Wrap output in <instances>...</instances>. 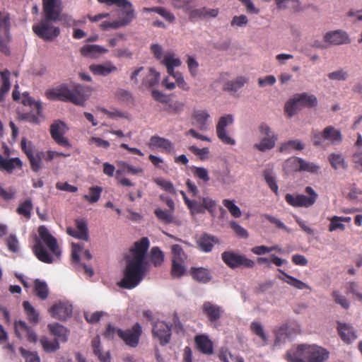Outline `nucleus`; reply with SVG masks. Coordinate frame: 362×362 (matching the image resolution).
Returning <instances> with one entry per match:
<instances>
[{
    "label": "nucleus",
    "instance_id": "32",
    "mask_svg": "<svg viewBox=\"0 0 362 362\" xmlns=\"http://www.w3.org/2000/svg\"><path fill=\"white\" fill-rule=\"evenodd\" d=\"M209 117L210 115L206 110H194L192 114V118L195 120V124L202 131L207 129V120Z\"/></svg>",
    "mask_w": 362,
    "mask_h": 362
},
{
    "label": "nucleus",
    "instance_id": "60",
    "mask_svg": "<svg viewBox=\"0 0 362 362\" xmlns=\"http://www.w3.org/2000/svg\"><path fill=\"white\" fill-rule=\"evenodd\" d=\"M340 216H334L332 217L330 220V224L329 226V231L333 232L337 230H344L345 229V226L341 223Z\"/></svg>",
    "mask_w": 362,
    "mask_h": 362
},
{
    "label": "nucleus",
    "instance_id": "43",
    "mask_svg": "<svg viewBox=\"0 0 362 362\" xmlns=\"http://www.w3.org/2000/svg\"><path fill=\"white\" fill-rule=\"evenodd\" d=\"M277 140L276 135H272V136H265L263 138L259 144H256L255 147L260 151H266L272 149L275 146Z\"/></svg>",
    "mask_w": 362,
    "mask_h": 362
},
{
    "label": "nucleus",
    "instance_id": "45",
    "mask_svg": "<svg viewBox=\"0 0 362 362\" xmlns=\"http://www.w3.org/2000/svg\"><path fill=\"white\" fill-rule=\"evenodd\" d=\"M43 350L47 353L55 352L60 348L59 343L57 340L50 341L47 337H42L40 340Z\"/></svg>",
    "mask_w": 362,
    "mask_h": 362
},
{
    "label": "nucleus",
    "instance_id": "58",
    "mask_svg": "<svg viewBox=\"0 0 362 362\" xmlns=\"http://www.w3.org/2000/svg\"><path fill=\"white\" fill-rule=\"evenodd\" d=\"M298 170L310 173H317L319 166L311 162H306L305 160H298Z\"/></svg>",
    "mask_w": 362,
    "mask_h": 362
},
{
    "label": "nucleus",
    "instance_id": "48",
    "mask_svg": "<svg viewBox=\"0 0 362 362\" xmlns=\"http://www.w3.org/2000/svg\"><path fill=\"white\" fill-rule=\"evenodd\" d=\"M103 192V188L99 186H93L89 188V194H85L83 199L88 201L90 204L97 202Z\"/></svg>",
    "mask_w": 362,
    "mask_h": 362
},
{
    "label": "nucleus",
    "instance_id": "46",
    "mask_svg": "<svg viewBox=\"0 0 362 362\" xmlns=\"http://www.w3.org/2000/svg\"><path fill=\"white\" fill-rule=\"evenodd\" d=\"M168 105L165 108V110L170 114L179 115L183 112L185 104L178 100L170 101L168 100V103H166Z\"/></svg>",
    "mask_w": 362,
    "mask_h": 362
},
{
    "label": "nucleus",
    "instance_id": "39",
    "mask_svg": "<svg viewBox=\"0 0 362 362\" xmlns=\"http://www.w3.org/2000/svg\"><path fill=\"white\" fill-rule=\"evenodd\" d=\"M143 11L146 13H156L169 23H173L175 20V15L164 7L156 6L152 8H144Z\"/></svg>",
    "mask_w": 362,
    "mask_h": 362
},
{
    "label": "nucleus",
    "instance_id": "44",
    "mask_svg": "<svg viewBox=\"0 0 362 362\" xmlns=\"http://www.w3.org/2000/svg\"><path fill=\"white\" fill-rule=\"evenodd\" d=\"M160 79V74L153 68L149 69L148 74L143 80V85L146 87H152L157 84Z\"/></svg>",
    "mask_w": 362,
    "mask_h": 362
},
{
    "label": "nucleus",
    "instance_id": "20",
    "mask_svg": "<svg viewBox=\"0 0 362 362\" xmlns=\"http://www.w3.org/2000/svg\"><path fill=\"white\" fill-rule=\"evenodd\" d=\"M198 248L204 252H210L216 244H219L217 237L208 233L202 234L197 240Z\"/></svg>",
    "mask_w": 362,
    "mask_h": 362
},
{
    "label": "nucleus",
    "instance_id": "33",
    "mask_svg": "<svg viewBox=\"0 0 362 362\" xmlns=\"http://www.w3.org/2000/svg\"><path fill=\"white\" fill-rule=\"evenodd\" d=\"M195 343L198 349L206 354H211L213 352L211 341L207 336L198 335L195 337Z\"/></svg>",
    "mask_w": 362,
    "mask_h": 362
},
{
    "label": "nucleus",
    "instance_id": "8",
    "mask_svg": "<svg viewBox=\"0 0 362 362\" xmlns=\"http://www.w3.org/2000/svg\"><path fill=\"white\" fill-rule=\"evenodd\" d=\"M305 192L308 196L304 194H297L294 196L291 194H286L285 200L290 206L293 207H310L316 202L318 194L313 187L310 186L305 187Z\"/></svg>",
    "mask_w": 362,
    "mask_h": 362
},
{
    "label": "nucleus",
    "instance_id": "10",
    "mask_svg": "<svg viewBox=\"0 0 362 362\" xmlns=\"http://www.w3.org/2000/svg\"><path fill=\"white\" fill-rule=\"evenodd\" d=\"M100 4H105L107 6L115 5L121 8L119 19L122 25H127L132 23L135 18V11L132 4L128 0H97Z\"/></svg>",
    "mask_w": 362,
    "mask_h": 362
},
{
    "label": "nucleus",
    "instance_id": "24",
    "mask_svg": "<svg viewBox=\"0 0 362 362\" xmlns=\"http://www.w3.org/2000/svg\"><path fill=\"white\" fill-rule=\"evenodd\" d=\"M189 274L192 279L202 284H207L211 280V274L210 271L204 267H191Z\"/></svg>",
    "mask_w": 362,
    "mask_h": 362
},
{
    "label": "nucleus",
    "instance_id": "2",
    "mask_svg": "<svg viewBox=\"0 0 362 362\" xmlns=\"http://www.w3.org/2000/svg\"><path fill=\"white\" fill-rule=\"evenodd\" d=\"M91 89L78 83H73L70 87L66 84L46 91V96L49 100H59L64 102H70L75 105H83L90 95Z\"/></svg>",
    "mask_w": 362,
    "mask_h": 362
},
{
    "label": "nucleus",
    "instance_id": "3",
    "mask_svg": "<svg viewBox=\"0 0 362 362\" xmlns=\"http://www.w3.org/2000/svg\"><path fill=\"white\" fill-rule=\"evenodd\" d=\"M329 358V352L317 346L300 344L288 350L286 358L289 362H324Z\"/></svg>",
    "mask_w": 362,
    "mask_h": 362
},
{
    "label": "nucleus",
    "instance_id": "41",
    "mask_svg": "<svg viewBox=\"0 0 362 362\" xmlns=\"http://www.w3.org/2000/svg\"><path fill=\"white\" fill-rule=\"evenodd\" d=\"M93 354L98 358L101 362L110 361V356L108 353L103 354L100 349V339L98 335L95 336L91 341Z\"/></svg>",
    "mask_w": 362,
    "mask_h": 362
},
{
    "label": "nucleus",
    "instance_id": "25",
    "mask_svg": "<svg viewBox=\"0 0 362 362\" xmlns=\"http://www.w3.org/2000/svg\"><path fill=\"white\" fill-rule=\"evenodd\" d=\"M154 214L158 221L163 224L169 225L173 223L177 226L180 225V221L174 216L172 211L157 208L154 210Z\"/></svg>",
    "mask_w": 362,
    "mask_h": 362
},
{
    "label": "nucleus",
    "instance_id": "15",
    "mask_svg": "<svg viewBox=\"0 0 362 362\" xmlns=\"http://www.w3.org/2000/svg\"><path fill=\"white\" fill-rule=\"evenodd\" d=\"M67 130L66 125L62 121H56L50 126V134L52 139L62 146H69L68 139L64 136Z\"/></svg>",
    "mask_w": 362,
    "mask_h": 362
},
{
    "label": "nucleus",
    "instance_id": "11",
    "mask_svg": "<svg viewBox=\"0 0 362 362\" xmlns=\"http://www.w3.org/2000/svg\"><path fill=\"white\" fill-rule=\"evenodd\" d=\"M142 332L141 325L136 322L129 329H119V337L127 346L136 348L139 345Z\"/></svg>",
    "mask_w": 362,
    "mask_h": 362
},
{
    "label": "nucleus",
    "instance_id": "52",
    "mask_svg": "<svg viewBox=\"0 0 362 362\" xmlns=\"http://www.w3.org/2000/svg\"><path fill=\"white\" fill-rule=\"evenodd\" d=\"M222 203L234 218H240L241 216V211L240 208L235 204L234 200L225 199L223 200Z\"/></svg>",
    "mask_w": 362,
    "mask_h": 362
},
{
    "label": "nucleus",
    "instance_id": "63",
    "mask_svg": "<svg viewBox=\"0 0 362 362\" xmlns=\"http://www.w3.org/2000/svg\"><path fill=\"white\" fill-rule=\"evenodd\" d=\"M172 260H184L185 252L182 247L180 245H173L171 247Z\"/></svg>",
    "mask_w": 362,
    "mask_h": 362
},
{
    "label": "nucleus",
    "instance_id": "50",
    "mask_svg": "<svg viewBox=\"0 0 362 362\" xmlns=\"http://www.w3.org/2000/svg\"><path fill=\"white\" fill-rule=\"evenodd\" d=\"M23 306L28 320L32 323L36 324L39 320V315L33 305L28 301H24Z\"/></svg>",
    "mask_w": 362,
    "mask_h": 362
},
{
    "label": "nucleus",
    "instance_id": "6",
    "mask_svg": "<svg viewBox=\"0 0 362 362\" xmlns=\"http://www.w3.org/2000/svg\"><path fill=\"white\" fill-rule=\"evenodd\" d=\"M311 141L315 146L338 145L342 141V135L339 129L332 126H327L322 132L313 131Z\"/></svg>",
    "mask_w": 362,
    "mask_h": 362
},
{
    "label": "nucleus",
    "instance_id": "40",
    "mask_svg": "<svg viewBox=\"0 0 362 362\" xmlns=\"http://www.w3.org/2000/svg\"><path fill=\"white\" fill-rule=\"evenodd\" d=\"M34 293L40 300H46L49 294L47 284L38 279H35L34 281Z\"/></svg>",
    "mask_w": 362,
    "mask_h": 362
},
{
    "label": "nucleus",
    "instance_id": "64",
    "mask_svg": "<svg viewBox=\"0 0 362 362\" xmlns=\"http://www.w3.org/2000/svg\"><path fill=\"white\" fill-rule=\"evenodd\" d=\"M30 327H29L26 322L22 320L16 321L15 322V332L18 337L21 338L23 334H25Z\"/></svg>",
    "mask_w": 362,
    "mask_h": 362
},
{
    "label": "nucleus",
    "instance_id": "22",
    "mask_svg": "<svg viewBox=\"0 0 362 362\" xmlns=\"http://www.w3.org/2000/svg\"><path fill=\"white\" fill-rule=\"evenodd\" d=\"M150 146L153 148H160L162 152L167 154H170L174 152L173 144L170 140L159 136H151Z\"/></svg>",
    "mask_w": 362,
    "mask_h": 362
},
{
    "label": "nucleus",
    "instance_id": "27",
    "mask_svg": "<svg viewBox=\"0 0 362 362\" xmlns=\"http://www.w3.org/2000/svg\"><path fill=\"white\" fill-rule=\"evenodd\" d=\"M90 71L98 76H107L117 70V68L110 61L100 64H91L89 66Z\"/></svg>",
    "mask_w": 362,
    "mask_h": 362
},
{
    "label": "nucleus",
    "instance_id": "51",
    "mask_svg": "<svg viewBox=\"0 0 362 362\" xmlns=\"http://www.w3.org/2000/svg\"><path fill=\"white\" fill-rule=\"evenodd\" d=\"M21 160H0V170L7 173H11L16 167H21Z\"/></svg>",
    "mask_w": 362,
    "mask_h": 362
},
{
    "label": "nucleus",
    "instance_id": "9",
    "mask_svg": "<svg viewBox=\"0 0 362 362\" xmlns=\"http://www.w3.org/2000/svg\"><path fill=\"white\" fill-rule=\"evenodd\" d=\"M221 259L227 267L232 269L241 267L252 269L255 266V262L252 259L247 258L244 255L230 250L224 251L221 254Z\"/></svg>",
    "mask_w": 362,
    "mask_h": 362
},
{
    "label": "nucleus",
    "instance_id": "38",
    "mask_svg": "<svg viewBox=\"0 0 362 362\" xmlns=\"http://www.w3.org/2000/svg\"><path fill=\"white\" fill-rule=\"evenodd\" d=\"M275 340L274 346H280L284 344L289 338L288 326L284 325L274 331Z\"/></svg>",
    "mask_w": 362,
    "mask_h": 362
},
{
    "label": "nucleus",
    "instance_id": "34",
    "mask_svg": "<svg viewBox=\"0 0 362 362\" xmlns=\"http://www.w3.org/2000/svg\"><path fill=\"white\" fill-rule=\"evenodd\" d=\"M248 82V78L245 76H238L233 80L227 81L223 86V90L227 91L236 92Z\"/></svg>",
    "mask_w": 362,
    "mask_h": 362
},
{
    "label": "nucleus",
    "instance_id": "31",
    "mask_svg": "<svg viewBox=\"0 0 362 362\" xmlns=\"http://www.w3.org/2000/svg\"><path fill=\"white\" fill-rule=\"evenodd\" d=\"M275 1L277 8L280 10L290 9L293 13L302 11L299 0H276Z\"/></svg>",
    "mask_w": 362,
    "mask_h": 362
},
{
    "label": "nucleus",
    "instance_id": "29",
    "mask_svg": "<svg viewBox=\"0 0 362 362\" xmlns=\"http://www.w3.org/2000/svg\"><path fill=\"white\" fill-rule=\"evenodd\" d=\"M337 329L341 339L344 342L351 343L356 339V333L351 326L346 323L339 322Z\"/></svg>",
    "mask_w": 362,
    "mask_h": 362
},
{
    "label": "nucleus",
    "instance_id": "16",
    "mask_svg": "<svg viewBox=\"0 0 362 362\" xmlns=\"http://www.w3.org/2000/svg\"><path fill=\"white\" fill-rule=\"evenodd\" d=\"M202 309L210 323L218 322L221 318L224 312L222 307L210 301L204 302Z\"/></svg>",
    "mask_w": 362,
    "mask_h": 362
},
{
    "label": "nucleus",
    "instance_id": "57",
    "mask_svg": "<svg viewBox=\"0 0 362 362\" xmlns=\"http://www.w3.org/2000/svg\"><path fill=\"white\" fill-rule=\"evenodd\" d=\"M155 183H156L160 187L168 193L175 194V189L173 183L170 181L166 180L162 177H158L154 179Z\"/></svg>",
    "mask_w": 362,
    "mask_h": 362
},
{
    "label": "nucleus",
    "instance_id": "56",
    "mask_svg": "<svg viewBox=\"0 0 362 362\" xmlns=\"http://www.w3.org/2000/svg\"><path fill=\"white\" fill-rule=\"evenodd\" d=\"M19 352L25 362H40V358L36 351H30L21 347L19 349Z\"/></svg>",
    "mask_w": 362,
    "mask_h": 362
},
{
    "label": "nucleus",
    "instance_id": "26",
    "mask_svg": "<svg viewBox=\"0 0 362 362\" xmlns=\"http://www.w3.org/2000/svg\"><path fill=\"white\" fill-rule=\"evenodd\" d=\"M278 272L279 273H281L282 274V276L278 275L277 278L287 283L290 286H291L297 289H299V290H304V289L311 290V288L309 285H308L307 284L303 282L302 281L288 274L284 270H282L281 269H278Z\"/></svg>",
    "mask_w": 362,
    "mask_h": 362
},
{
    "label": "nucleus",
    "instance_id": "7",
    "mask_svg": "<svg viewBox=\"0 0 362 362\" xmlns=\"http://www.w3.org/2000/svg\"><path fill=\"white\" fill-rule=\"evenodd\" d=\"M317 99L314 95L306 93L296 94L285 105V112L289 117L293 116L298 110L303 107H313L317 106Z\"/></svg>",
    "mask_w": 362,
    "mask_h": 362
},
{
    "label": "nucleus",
    "instance_id": "37",
    "mask_svg": "<svg viewBox=\"0 0 362 362\" xmlns=\"http://www.w3.org/2000/svg\"><path fill=\"white\" fill-rule=\"evenodd\" d=\"M162 64L166 66L168 74L172 75L175 73L174 68L181 65V61L179 58H175L173 54L167 53L164 56Z\"/></svg>",
    "mask_w": 362,
    "mask_h": 362
},
{
    "label": "nucleus",
    "instance_id": "23",
    "mask_svg": "<svg viewBox=\"0 0 362 362\" xmlns=\"http://www.w3.org/2000/svg\"><path fill=\"white\" fill-rule=\"evenodd\" d=\"M49 313L53 317L64 320L71 315L72 308L70 305L59 303L52 305Z\"/></svg>",
    "mask_w": 362,
    "mask_h": 362
},
{
    "label": "nucleus",
    "instance_id": "35",
    "mask_svg": "<svg viewBox=\"0 0 362 362\" xmlns=\"http://www.w3.org/2000/svg\"><path fill=\"white\" fill-rule=\"evenodd\" d=\"M305 148L304 144L298 140H290L281 144L279 150L281 153H290L293 151H301Z\"/></svg>",
    "mask_w": 362,
    "mask_h": 362
},
{
    "label": "nucleus",
    "instance_id": "54",
    "mask_svg": "<svg viewBox=\"0 0 362 362\" xmlns=\"http://www.w3.org/2000/svg\"><path fill=\"white\" fill-rule=\"evenodd\" d=\"M264 177L267 184L268 185L271 190L274 192L276 194V195H278L279 187L272 171H270L269 170H264Z\"/></svg>",
    "mask_w": 362,
    "mask_h": 362
},
{
    "label": "nucleus",
    "instance_id": "1",
    "mask_svg": "<svg viewBox=\"0 0 362 362\" xmlns=\"http://www.w3.org/2000/svg\"><path fill=\"white\" fill-rule=\"evenodd\" d=\"M61 0H42V8L45 21L33 26V32L45 41H52L60 34L58 27H54L49 21L59 19L60 9L58 8Z\"/></svg>",
    "mask_w": 362,
    "mask_h": 362
},
{
    "label": "nucleus",
    "instance_id": "59",
    "mask_svg": "<svg viewBox=\"0 0 362 362\" xmlns=\"http://www.w3.org/2000/svg\"><path fill=\"white\" fill-rule=\"evenodd\" d=\"M332 296L336 303L340 305L343 308L348 309L349 308L350 303L347 298L341 296L339 291H334L332 293Z\"/></svg>",
    "mask_w": 362,
    "mask_h": 362
},
{
    "label": "nucleus",
    "instance_id": "14",
    "mask_svg": "<svg viewBox=\"0 0 362 362\" xmlns=\"http://www.w3.org/2000/svg\"><path fill=\"white\" fill-rule=\"evenodd\" d=\"M152 334L161 346H165L170 341L171 327L163 321H157L153 325Z\"/></svg>",
    "mask_w": 362,
    "mask_h": 362
},
{
    "label": "nucleus",
    "instance_id": "4",
    "mask_svg": "<svg viewBox=\"0 0 362 362\" xmlns=\"http://www.w3.org/2000/svg\"><path fill=\"white\" fill-rule=\"evenodd\" d=\"M40 239L37 238L33 246V252L37 258L45 263L50 264L52 262V258L48 252L44 247V243L49 250L57 257L61 255L57 239L52 235L48 229L45 226H40L38 228Z\"/></svg>",
    "mask_w": 362,
    "mask_h": 362
},
{
    "label": "nucleus",
    "instance_id": "5",
    "mask_svg": "<svg viewBox=\"0 0 362 362\" xmlns=\"http://www.w3.org/2000/svg\"><path fill=\"white\" fill-rule=\"evenodd\" d=\"M146 272L145 263L129 259L127 261L124 276L118 283L121 288L132 289L143 279Z\"/></svg>",
    "mask_w": 362,
    "mask_h": 362
},
{
    "label": "nucleus",
    "instance_id": "42",
    "mask_svg": "<svg viewBox=\"0 0 362 362\" xmlns=\"http://www.w3.org/2000/svg\"><path fill=\"white\" fill-rule=\"evenodd\" d=\"M181 193L183 195L185 203L190 210L192 214L194 215L204 213L202 202H200L197 200H190L187 197L183 192H181Z\"/></svg>",
    "mask_w": 362,
    "mask_h": 362
},
{
    "label": "nucleus",
    "instance_id": "18",
    "mask_svg": "<svg viewBox=\"0 0 362 362\" xmlns=\"http://www.w3.org/2000/svg\"><path fill=\"white\" fill-rule=\"evenodd\" d=\"M218 13L219 11L218 8H208L204 6L199 8H193L192 6H190V10L187 13L191 21L197 19L216 18Z\"/></svg>",
    "mask_w": 362,
    "mask_h": 362
},
{
    "label": "nucleus",
    "instance_id": "17",
    "mask_svg": "<svg viewBox=\"0 0 362 362\" xmlns=\"http://www.w3.org/2000/svg\"><path fill=\"white\" fill-rule=\"evenodd\" d=\"M75 224L76 227V230L71 227L66 228V233L76 238L82 240H88V230L87 222L83 218H76L75 220Z\"/></svg>",
    "mask_w": 362,
    "mask_h": 362
},
{
    "label": "nucleus",
    "instance_id": "28",
    "mask_svg": "<svg viewBox=\"0 0 362 362\" xmlns=\"http://www.w3.org/2000/svg\"><path fill=\"white\" fill-rule=\"evenodd\" d=\"M48 328L50 333L55 337V340L59 342H66L68 340L69 332L64 326L59 323L49 324Z\"/></svg>",
    "mask_w": 362,
    "mask_h": 362
},
{
    "label": "nucleus",
    "instance_id": "55",
    "mask_svg": "<svg viewBox=\"0 0 362 362\" xmlns=\"http://www.w3.org/2000/svg\"><path fill=\"white\" fill-rule=\"evenodd\" d=\"M194 0H170L172 6L176 9H182L186 13L190 10Z\"/></svg>",
    "mask_w": 362,
    "mask_h": 362
},
{
    "label": "nucleus",
    "instance_id": "49",
    "mask_svg": "<svg viewBox=\"0 0 362 362\" xmlns=\"http://www.w3.org/2000/svg\"><path fill=\"white\" fill-rule=\"evenodd\" d=\"M33 203L30 199H26L16 209V212L25 217L27 219H30L31 217V211L33 210Z\"/></svg>",
    "mask_w": 362,
    "mask_h": 362
},
{
    "label": "nucleus",
    "instance_id": "53",
    "mask_svg": "<svg viewBox=\"0 0 362 362\" xmlns=\"http://www.w3.org/2000/svg\"><path fill=\"white\" fill-rule=\"evenodd\" d=\"M151 261L156 267L160 266L163 262L164 254L158 247L151 249Z\"/></svg>",
    "mask_w": 362,
    "mask_h": 362
},
{
    "label": "nucleus",
    "instance_id": "12",
    "mask_svg": "<svg viewBox=\"0 0 362 362\" xmlns=\"http://www.w3.org/2000/svg\"><path fill=\"white\" fill-rule=\"evenodd\" d=\"M233 123V118L231 115H226L219 118L216 127V135L218 139L223 144L227 145H234L235 144L233 139L226 130L228 125Z\"/></svg>",
    "mask_w": 362,
    "mask_h": 362
},
{
    "label": "nucleus",
    "instance_id": "19",
    "mask_svg": "<svg viewBox=\"0 0 362 362\" xmlns=\"http://www.w3.org/2000/svg\"><path fill=\"white\" fill-rule=\"evenodd\" d=\"M324 41L334 45L349 44L351 42L348 34L341 30L327 33L324 36Z\"/></svg>",
    "mask_w": 362,
    "mask_h": 362
},
{
    "label": "nucleus",
    "instance_id": "62",
    "mask_svg": "<svg viewBox=\"0 0 362 362\" xmlns=\"http://www.w3.org/2000/svg\"><path fill=\"white\" fill-rule=\"evenodd\" d=\"M230 226L234 231V233L236 234V235L238 236L239 238H247L248 237L247 231L240 225H239L237 222L234 221H231L230 223Z\"/></svg>",
    "mask_w": 362,
    "mask_h": 362
},
{
    "label": "nucleus",
    "instance_id": "30",
    "mask_svg": "<svg viewBox=\"0 0 362 362\" xmlns=\"http://www.w3.org/2000/svg\"><path fill=\"white\" fill-rule=\"evenodd\" d=\"M107 52V49L98 45H86L81 47V53L83 56L97 58L101 54Z\"/></svg>",
    "mask_w": 362,
    "mask_h": 362
},
{
    "label": "nucleus",
    "instance_id": "36",
    "mask_svg": "<svg viewBox=\"0 0 362 362\" xmlns=\"http://www.w3.org/2000/svg\"><path fill=\"white\" fill-rule=\"evenodd\" d=\"M0 74L2 81V83L0 86V103H1L4 101L5 97L11 88L10 71L6 69L1 71Z\"/></svg>",
    "mask_w": 362,
    "mask_h": 362
},
{
    "label": "nucleus",
    "instance_id": "61",
    "mask_svg": "<svg viewBox=\"0 0 362 362\" xmlns=\"http://www.w3.org/2000/svg\"><path fill=\"white\" fill-rule=\"evenodd\" d=\"M21 146L22 150L26 154L28 158H35L33 146L30 141L28 142L26 139L23 138L21 140Z\"/></svg>",
    "mask_w": 362,
    "mask_h": 362
},
{
    "label": "nucleus",
    "instance_id": "21",
    "mask_svg": "<svg viewBox=\"0 0 362 362\" xmlns=\"http://www.w3.org/2000/svg\"><path fill=\"white\" fill-rule=\"evenodd\" d=\"M149 247L148 239L142 238L134 243V248L131 251L133 254L132 259L145 263V257Z\"/></svg>",
    "mask_w": 362,
    "mask_h": 362
},
{
    "label": "nucleus",
    "instance_id": "47",
    "mask_svg": "<svg viewBox=\"0 0 362 362\" xmlns=\"http://www.w3.org/2000/svg\"><path fill=\"white\" fill-rule=\"evenodd\" d=\"M186 272L184 260H172L171 275L173 278L182 276Z\"/></svg>",
    "mask_w": 362,
    "mask_h": 362
},
{
    "label": "nucleus",
    "instance_id": "13",
    "mask_svg": "<svg viewBox=\"0 0 362 362\" xmlns=\"http://www.w3.org/2000/svg\"><path fill=\"white\" fill-rule=\"evenodd\" d=\"M10 18L8 15L0 18V52L6 55L10 54V49L8 46L11 40L10 35Z\"/></svg>",
    "mask_w": 362,
    "mask_h": 362
}]
</instances>
